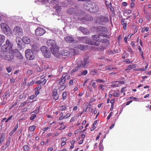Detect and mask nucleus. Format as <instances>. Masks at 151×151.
<instances>
[{"instance_id":"39","label":"nucleus","mask_w":151,"mask_h":151,"mask_svg":"<svg viewBox=\"0 0 151 151\" xmlns=\"http://www.w3.org/2000/svg\"><path fill=\"white\" fill-rule=\"evenodd\" d=\"M128 51L131 53H132L133 52L132 49L129 47V46H128Z\"/></svg>"},{"instance_id":"36","label":"nucleus","mask_w":151,"mask_h":151,"mask_svg":"<svg viewBox=\"0 0 151 151\" xmlns=\"http://www.w3.org/2000/svg\"><path fill=\"white\" fill-rule=\"evenodd\" d=\"M130 99L131 100H134V101H139V100L138 99H137L136 98L134 97L133 96H131L130 97Z\"/></svg>"},{"instance_id":"40","label":"nucleus","mask_w":151,"mask_h":151,"mask_svg":"<svg viewBox=\"0 0 151 151\" xmlns=\"http://www.w3.org/2000/svg\"><path fill=\"white\" fill-rule=\"evenodd\" d=\"M91 112L92 113H94V114H96L97 113V111L96 110V109H93L91 108Z\"/></svg>"},{"instance_id":"49","label":"nucleus","mask_w":151,"mask_h":151,"mask_svg":"<svg viewBox=\"0 0 151 151\" xmlns=\"http://www.w3.org/2000/svg\"><path fill=\"white\" fill-rule=\"evenodd\" d=\"M135 6V4L134 2H132L130 5V8L131 9L133 7H134Z\"/></svg>"},{"instance_id":"50","label":"nucleus","mask_w":151,"mask_h":151,"mask_svg":"<svg viewBox=\"0 0 151 151\" xmlns=\"http://www.w3.org/2000/svg\"><path fill=\"white\" fill-rule=\"evenodd\" d=\"M119 96V94L117 93H115L113 94V96L114 97H118Z\"/></svg>"},{"instance_id":"4","label":"nucleus","mask_w":151,"mask_h":151,"mask_svg":"<svg viewBox=\"0 0 151 151\" xmlns=\"http://www.w3.org/2000/svg\"><path fill=\"white\" fill-rule=\"evenodd\" d=\"M12 45L8 40L6 41L5 44L2 46L1 48L2 51H9L13 50L12 49Z\"/></svg>"},{"instance_id":"5","label":"nucleus","mask_w":151,"mask_h":151,"mask_svg":"<svg viewBox=\"0 0 151 151\" xmlns=\"http://www.w3.org/2000/svg\"><path fill=\"white\" fill-rule=\"evenodd\" d=\"M101 36L99 35H93L92 36V38L93 40L98 42H101L102 43H108V41L106 38H103L102 39L100 37Z\"/></svg>"},{"instance_id":"16","label":"nucleus","mask_w":151,"mask_h":151,"mask_svg":"<svg viewBox=\"0 0 151 151\" xmlns=\"http://www.w3.org/2000/svg\"><path fill=\"white\" fill-rule=\"evenodd\" d=\"M52 96L53 98L55 100H58L59 98V96L57 94V91L56 89H54L52 91Z\"/></svg>"},{"instance_id":"19","label":"nucleus","mask_w":151,"mask_h":151,"mask_svg":"<svg viewBox=\"0 0 151 151\" xmlns=\"http://www.w3.org/2000/svg\"><path fill=\"white\" fill-rule=\"evenodd\" d=\"M79 29L84 35H86L88 34L89 32L88 29L82 27H80Z\"/></svg>"},{"instance_id":"41","label":"nucleus","mask_w":151,"mask_h":151,"mask_svg":"<svg viewBox=\"0 0 151 151\" xmlns=\"http://www.w3.org/2000/svg\"><path fill=\"white\" fill-rule=\"evenodd\" d=\"M113 112H111L110 113V114H109V115L108 116H107V119L108 120H109L110 118V117L112 116V115H113Z\"/></svg>"},{"instance_id":"30","label":"nucleus","mask_w":151,"mask_h":151,"mask_svg":"<svg viewBox=\"0 0 151 151\" xmlns=\"http://www.w3.org/2000/svg\"><path fill=\"white\" fill-rule=\"evenodd\" d=\"M95 81L97 82L100 83H104L105 82V81L104 80L99 78L95 80Z\"/></svg>"},{"instance_id":"20","label":"nucleus","mask_w":151,"mask_h":151,"mask_svg":"<svg viewBox=\"0 0 151 151\" xmlns=\"http://www.w3.org/2000/svg\"><path fill=\"white\" fill-rule=\"evenodd\" d=\"M67 75H63L61 79V80L59 82L60 84V85H63L65 82L66 80V77Z\"/></svg>"},{"instance_id":"3","label":"nucleus","mask_w":151,"mask_h":151,"mask_svg":"<svg viewBox=\"0 0 151 151\" xmlns=\"http://www.w3.org/2000/svg\"><path fill=\"white\" fill-rule=\"evenodd\" d=\"M1 27L2 31L7 36H10L12 35V32L9 27L6 24L2 23Z\"/></svg>"},{"instance_id":"11","label":"nucleus","mask_w":151,"mask_h":151,"mask_svg":"<svg viewBox=\"0 0 151 151\" xmlns=\"http://www.w3.org/2000/svg\"><path fill=\"white\" fill-rule=\"evenodd\" d=\"M46 32L45 30L43 28L38 27L35 30V35L37 36H41L43 35Z\"/></svg>"},{"instance_id":"64","label":"nucleus","mask_w":151,"mask_h":151,"mask_svg":"<svg viewBox=\"0 0 151 151\" xmlns=\"http://www.w3.org/2000/svg\"><path fill=\"white\" fill-rule=\"evenodd\" d=\"M70 116V114L69 113H68L66 114V115L65 116V118H67Z\"/></svg>"},{"instance_id":"31","label":"nucleus","mask_w":151,"mask_h":151,"mask_svg":"<svg viewBox=\"0 0 151 151\" xmlns=\"http://www.w3.org/2000/svg\"><path fill=\"white\" fill-rule=\"evenodd\" d=\"M105 86L102 85V84H100L99 86V88L100 90H101L102 91H104V87H105Z\"/></svg>"},{"instance_id":"29","label":"nucleus","mask_w":151,"mask_h":151,"mask_svg":"<svg viewBox=\"0 0 151 151\" xmlns=\"http://www.w3.org/2000/svg\"><path fill=\"white\" fill-rule=\"evenodd\" d=\"M23 148L25 151H28L29 150V147L27 145H24Z\"/></svg>"},{"instance_id":"46","label":"nucleus","mask_w":151,"mask_h":151,"mask_svg":"<svg viewBox=\"0 0 151 151\" xmlns=\"http://www.w3.org/2000/svg\"><path fill=\"white\" fill-rule=\"evenodd\" d=\"M18 124L17 123L16 125L14 127V130L15 131H16L17 129L18 128Z\"/></svg>"},{"instance_id":"32","label":"nucleus","mask_w":151,"mask_h":151,"mask_svg":"<svg viewBox=\"0 0 151 151\" xmlns=\"http://www.w3.org/2000/svg\"><path fill=\"white\" fill-rule=\"evenodd\" d=\"M87 45H86L85 46L80 45L79 47L81 50H83L85 49L86 46H87Z\"/></svg>"},{"instance_id":"37","label":"nucleus","mask_w":151,"mask_h":151,"mask_svg":"<svg viewBox=\"0 0 151 151\" xmlns=\"http://www.w3.org/2000/svg\"><path fill=\"white\" fill-rule=\"evenodd\" d=\"M15 81V79L14 78H12L10 79V83L11 84H13L14 83Z\"/></svg>"},{"instance_id":"2","label":"nucleus","mask_w":151,"mask_h":151,"mask_svg":"<svg viewBox=\"0 0 151 151\" xmlns=\"http://www.w3.org/2000/svg\"><path fill=\"white\" fill-rule=\"evenodd\" d=\"M96 31L97 33L100 36H102L106 38H108L109 36L105 34H103V32L106 33L108 31L106 28L104 27L99 26L96 29Z\"/></svg>"},{"instance_id":"34","label":"nucleus","mask_w":151,"mask_h":151,"mask_svg":"<svg viewBox=\"0 0 151 151\" xmlns=\"http://www.w3.org/2000/svg\"><path fill=\"white\" fill-rule=\"evenodd\" d=\"M88 73V71L87 70H85L82 72L81 73V74L80 75V76H81V75H86Z\"/></svg>"},{"instance_id":"63","label":"nucleus","mask_w":151,"mask_h":151,"mask_svg":"<svg viewBox=\"0 0 151 151\" xmlns=\"http://www.w3.org/2000/svg\"><path fill=\"white\" fill-rule=\"evenodd\" d=\"M131 45L133 47H135L134 42L133 41H132L131 42Z\"/></svg>"},{"instance_id":"25","label":"nucleus","mask_w":151,"mask_h":151,"mask_svg":"<svg viewBox=\"0 0 151 151\" xmlns=\"http://www.w3.org/2000/svg\"><path fill=\"white\" fill-rule=\"evenodd\" d=\"M16 56L18 59L20 60L22 59L23 58L22 54L18 52L17 53Z\"/></svg>"},{"instance_id":"44","label":"nucleus","mask_w":151,"mask_h":151,"mask_svg":"<svg viewBox=\"0 0 151 151\" xmlns=\"http://www.w3.org/2000/svg\"><path fill=\"white\" fill-rule=\"evenodd\" d=\"M6 69L7 70L8 73L10 72L12 70L11 68L10 67H7L6 68Z\"/></svg>"},{"instance_id":"8","label":"nucleus","mask_w":151,"mask_h":151,"mask_svg":"<svg viewBox=\"0 0 151 151\" xmlns=\"http://www.w3.org/2000/svg\"><path fill=\"white\" fill-rule=\"evenodd\" d=\"M90 61L89 57L88 56H86L84 57L83 61L79 60L78 61V64H81L82 67L84 68L88 65Z\"/></svg>"},{"instance_id":"59","label":"nucleus","mask_w":151,"mask_h":151,"mask_svg":"<svg viewBox=\"0 0 151 151\" xmlns=\"http://www.w3.org/2000/svg\"><path fill=\"white\" fill-rule=\"evenodd\" d=\"M122 5L124 6H126L127 5V3L126 2H124L122 3Z\"/></svg>"},{"instance_id":"15","label":"nucleus","mask_w":151,"mask_h":151,"mask_svg":"<svg viewBox=\"0 0 151 151\" xmlns=\"http://www.w3.org/2000/svg\"><path fill=\"white\" fill-rule=\"evenodd\" d=\"M47 45L50 47V48L56 46L55 41L52 40H48L47 42Z\"/></svg>"},{"instance_id":"28","label":"nucleus","mask_w":151,"mask_h":151,"mask_svg":"<svg viewBox=\"0 0 151 151\" xmlns=\"http://www.w3.org/2000/svg\"><path fill=\"white\" fill-rule=\"evenodd\" d=\"M63 99L64 100L66 99L67 98V93L65 92H64L62 94Z\"/></svg>"},{"instance_id":"58","label":"nucleus","mask_w":151,"mask_h":151,"mask_svg":"<svg viewBox=\"0 0 151 151\" xmlns=\"http://www.w3.org/2000/svg\"><path fill=\"white\" fill-rule=\"evenodd\" d=\"M132 11L130 10H126V13L128 14H130L132 13Z\"/></svg>"},{"instance_id":"38","label":"nucleus","mask_w":151,"mask_h":151,"mask_svg":"<svg viewBox=\"0 0 151 151\" xmlns=\"http://www.w3.org/2000/svg\"><path fill=\"white\" fill-rule=\"evenodd\" d=\"M65 106H60V110L63 111L64 110H65L66 109Z\"/></svg>"},{"instance_id":"62","label":"nucleus","mask_w":151,"mask_h":151,"mask_svg":"<svg viewBox=\"0 0 151 151\" xmlns=\"http://www.w3.org/2000/svg\"><path fill=\"white\" fill-rule=\"evenodd\" d=\"M65 116H61L59 118L60 120H62V119L65 118Z\"/></svg>"},{"instance_id":"43","label":"nucleus","mask_w":151,"mask_h":151,"mask_svg":"<svg viewBox=\"0 0 151 151\" xmlns=\"http://www.w3.org/2000/svg\"><path fill=\"white\" fill-rule=\"evenodd\" d=\"M113 69V67L112 66H109L106 68V70H112Z\"/></svg>"},{"instance_id":"14","label":"nucleus","mask_w":151,"mask_h":151,"mask_svg":"<svg viewBox=\"0 0 151 151\" xmlns=\"http://www.w3.org/2000/svg\"><path fill=\"white\" fill-rule=\"evenodd\" d=\"M88 6L91 7V8L92 9L91 11L93 12H97L98 10V6L97 5L94 3H93L91 4H88Z\"/></svg>"},{"instance_id":"55","label":"nucleus","mask_w":151,"mask_h":151,"mask_svg":"<svg viewBox=\"0 0 151 151\" xmlns=\"http://www.w3.org/2000/svg\"><path fill=\"white\" fill-rule=\"evenodd\" d=\"M16 132L14 130H12V131H11L9 133V135L10 136H12V135L13 134Z\"/></svg>"},{"instance_id":"23","label":"nucleus","mask_w":151,"mask_h":151,"mask_svg":"<svg viewBox=\"0 0 151 151\" xmlns=\"http://www.w3.org/2000/svg\"><path fill=\"white\" fill-rule=\"evenodd\" d=\"M101 21L103 22H107L109 21V19L107 17L101 16L100 18Z\"/></svg>"},{"instance_id":"56","label":"nucleus","mask_w":151,"mask_h":151,"mask_svg":"<svg viewBox=\"0 0 151 151\" xmlns=\"http://www.w3.org/2000/svg\"><path fill=\"white\" fill-rule=\"evenodd\" d=\"M142 30H143L144 31L145 30L146 32H147L149 30V28L148 27H144L142 29Z\"/></svg>"},{"instance_id":"17","label":"nucleus","mask_w":151,"mask_h":151,"mask_svg":"<svg viewBox=\"0 0 151 151\" xmlns=\"http://www.w3.org/2000/svg\"><path fill=\"white\" fill-rule=\"evenodd\" d=\"M22 41L25 44H28L31 42L30 39L27 37L24 36L22 37Z\"/></svg>"},{"instance_id":"33","label":"nucleus","mask_w":151,"mask_h":151,"mask_svg":"<svg viewBox=\"0 0 151 151\" xmlns=\"http://www.w3.org/2000/svg\"><path fill=\"white\" fill-rule=\"evenodd\" d=\"M4 137L3 135V134H2L0 138V144L2 143L4 140Z\"/></svg>"},{"instance_id":"9","label":"nucleus","mask_w":151,"mask_h":151,"mask_svg":"<svg viewBox=\"0 0 151 151\" xmlns=\"http://www.w3.org/2000/svg\"><path fill=\"white\" fill-rule=\"evenodd\" d=\"M25 56L29 60H33L35 58L33 52L30 49H27L25 51Z\"/></svg>"},{"instance_id":"57","label":"nucleus","mask_w":151,"mask_h":151,"mask_svg":"<svg viewBox=\"0 0 151 151\" xmlns=\"http://www.w3.org/2000/svg\"><path fill=\"white\" fill-rule=\"evenodd\" d=\"M92 86L94 88H95L96 87V83L94 82H93V83H92Z\"/></svg>"},{"instance_id":"52","label":"nucleus","mask_w":151,"mask_h":151,"mask_svg":"<svg viewBox=\"0 0 151 151\" xmlns=\"http://www.w3.org/2000/svg\"><path fill=\"white\" fill-rule=\"evenodd\" d=\"M99 150L101 151L103 149V146H102L101 143H100V145L99 146Z\"/></svg>"},{"instance_id":"53","label":"nucleus","mask_w":151,"mask_h":151,"mask_svg":"<svg viewBox=\"0 0 151 151\" xmlns=\"http://www.w3.org/2000/svg\"><path fill=\"white\" fill-rule=\"evenodd\" d=\"M13 117L12 115L11 116L8 118L6 121V122H8L10 119H12Z\"/></svg>"},{"instance_id":"26","label":"nucleus","mask_w":151,"mask_h":151,"mask_svg":"<svg viewBox=\"0 0 151 151\" xmlns=\"http://www.w3.org/2000/svg\"><path fill=\"white\" fill-rule=\"evenodd\" d=\"M32 49L33 51H37L39 50L38 48L35 45H32Z\"/></svg>"},{"instance_id":"60","label":"nucleus","mask_w":151,"mask_h":151,"mask_svg":"<svg viewBox=\"0 0 151 151\" xmlns=\"http://www.w3.org/2000/svg\"><path fill=\"white\" fill-rule=\"evenodd\" d=\"M38 112V110L37 109H35L32 112V113H34L35 114H37Z\"/></svg>"},{"instance_id":"45","label":"nucleus","mask_w":151,"mask_h":151,"mask_svg":"<svg viewBox=\"0 0 151 151\" xmlns=\"http://www.w3.org/2000/svg\"><path fill=\"white\" fill-rule=\"evenodd\" d=\"M55 8L56 9V10L57 11V12H58L59 11L60 9V7L59 6H55Z\"/></svg>"},{"instance_id":"48","label":"nucleus","mask_w":151,"mask_h":151,"mask_svg":"<svg viewBox=\"0 0 151 151\" xmlns=\"http://www.w3.org/2000/svg\"><path fill=\"white\" fill-rule=\"evenodd\" d=\"M123 29H124L125 30L127 29V23L126 22H125L124 23H123Z\"/></svg>"},{"instance_id":"10","label":"nucleus","mask_w":151,"mask_h":151,"mask_svg":"<svg viewBox=\"0 0 151 151\" xmlns=\"http://www.w3.org/2000/svg\"><path fill=\"white\" fill-rule=\"evenodd\" d=\"M41 51L44 54L45 56L47 58L51 56V53L49 50L45 46H43L41 48Z\"/></svg>"},{"instance_id":"47","label":"nucleus","mask_w":151,"mask_h":151,"mask_svg":"<svg viewBox=\"0 0 151 151\" xmlns=\"http://www.w3.org/2000/svg\"><path fill=\"white\" fill-rule=\"evenodd\" d=\"M27 103V102H23L21 104H20L19 107H22L23 106L25 105Z\"/></svg>"},{"instance_id":"24","label":"nucleus","mask_w":151,"mask_h":151,"mask_svg":"<svg viewBox=\"0 0 151 151\" xmlns=\"http://www.w3.org/2000/svg\"><path fill=\"white\" fill-rule=\"evenodd\" d=\"M66 41L68 42H70L73 41V39L71 37L68 36L64 38Z\"/></svg>"},{"instance_id":"35","label":"nucleus","mask_w":151,"mask_h":151,"mask_svg":"<svg viewBox=\"0 0 151 151\" xmlns=\"http://www.w3.org/2000/svg\"><path fill=\"white\" fill-rule=\"evenodd\" d=\"M43 70V68L42 67H38L37 68V71L38 72H40L42 71Z\"/></svg>"},{"instance_id":"54","label":"nucleus","mask_w":151,"mask_h":151,"mask_svg":"<svg viewBox=\"0 0 151 151\" xmlns=\"http://www.w3.org/2000/svg\"><path fill=\"white\" fill-rule=\"evenodd\" d=\"M61 140L62 142H65L67 141V139L66 137H64L62 138Z\"/></svg>"},{"instance_id":"1","label":"nucleus","mask_w":151,"mask_h":151,"mask_svg":"<svg viewBox=\"0 0 151 151\" xmlns=\"http://www.w3.org/2000/svg\"><path fill=\"white\" fill-rule=\"evenodd\" d=\"M0 58L8 61H11L14 58L13 50L2 51L0 53Z\"/></svg>"},{"instance_id":"27","label":"nucleus","mask_w":151,"mask_h":151,"mask_svg":"<svg viewBox=\"0 0 151 151\" xmlns=\"http://www.w3.org/2000/svg\"><path fill=\"white\" fill-rule=\"evenodd\" d=\"M36 128L35 126L34 125H33L32 126H31L29 127V130L30 131L32 132L34 131Z\"/></svg>"},{"instance_id":"18","label":"nucleus","mask_w":151,"mask_h":151,"mask_svg":"<svg viewBox=\"0 0 151 151\" xmlns=\"http://www.w3.org/2000/svg\"><path fill=\"white\" fill-rule=\"evenodd\" d=\"M22 39L19 37H17L16 39V42L17 43L18 47H20L22 46V43L21 42Z\"/></svg>"},{"instance_id":"6","label":"nucleus","mask_w":151,"mask_h":151,"mask_svg":"<svg viewBox=\"0 0 151 151\" xmlns=\"http://www.w3.org/2000/svg\"><path fill=\"white\" fill-rule=\"evenodd\" d=\"M14 35L17 37L22 36L23 35V31L22 29L20 27L17 26L13 29Z\"/></svg>"},{"instance_id":"42","label":"nucleus","mask_w":151,"mask_h":151,"mask_svg":"<svg viewBox=\"0 0 151 151\" xmlns=\"http://www.w3.org/2000/svg\"><path fill=\"white\" fill-rule=\"evenodd\" d=\"M36 117V115H33L32 116L30 117V119L31 120H33Z\"/></svg>"},{"instance_id":"12","label":"nucleus","mask_w":151,"mask_h":151,"mask_svg":"<svg viewBox=\"0 0 151 151\" xmlns=\"http://www.w3.org/2000/svg\"><path fill=\"white\" fill-rule=\"evenodd\" d=\"M51 50L52 53L56 57H57L58 56V50L59 47L56 45L55 47L50 48Z\"/></svg>"},{"instance_id":"22","label":"nucleus","mask_w":151,"mask_h":151,"mask_svg":"<svg viewBox=\"0 0 151 151\" xmlns=\"http://www.w3.org/2000/svg\"><path fill=\"white\" fill-rule=\"evenodd\" d=\"M5 40V37L2 35H0V47Z\"/></svg>"},{"instance_id":"13","label":"nucleus","mask_w":151,"mask_h":151,"mask_svg":"<svg viewBox=\"0 0 151 151\" xmlns=\"http://www.w3.org/2000/svg\"><path fill=\"white\" fill-rule=\"evenodd\" d=\"M68 50V48H66L61 50L60 51L59 53L63 56H68L70 55V53Z\"/></svg>"},{"instance_id":"61","label":"nucleus","mask_w":151,"mask_h":151,"mask_svg":"<svg viewBox=\"0 0 151 151\" xmlns=\"http://www.w3.org/2000/svg\"><path fill=\"white\" fill-rule=\"evenodd\" d=\"M40 93L39 91L38 90H36L35 92V94L36 96L37 95Z\"/></svg>"},{"instance_id":"51","label":"nucleus","mask_w":151,"mask_h":151,"mask_svg":"<svg viewBox=\"0 0 151 151\" xmlns=\"http://www.w3.org/2000/svg\"><path fill=\"white\" fill-rule=\"evenodd\" d=\"M65 128V126L64 125H62L60 128L59 129L60 130L63 129Z\"/></svg>"},{"instance_id":"21","label":"nucleus","mask_w":151,"mask_h":151,"mask_svg":"<svg viewBox=\"0 0 151 151\" xmlns=\"http://www.w3.org/2000/svg\"><path fill=\"white\" fill-rule=\"evenodd\" d=\"M77 66L76 67L74 68L72 70L71 72L72 73L75 72L77 70H80L81 67H82L81 64H78V62H77Z\"/></svg>"},{"instance_id":"7","label":"nucleus","mask_w":151,"mask_h":151,"mask_svg":"<svg viewBox=\"0 0 151 151\" xmlns=\"http://www.w3.org/2000/svg\"><path fill=\"white\" fill-rule=\"evenodd\" d=\"M82 42L84 43L90 45H95L96 46L99 45V43H96L92 42L91 40L89 39L87 36L83 37L80 38V40Z\"/></svg>"}]
</instances>
